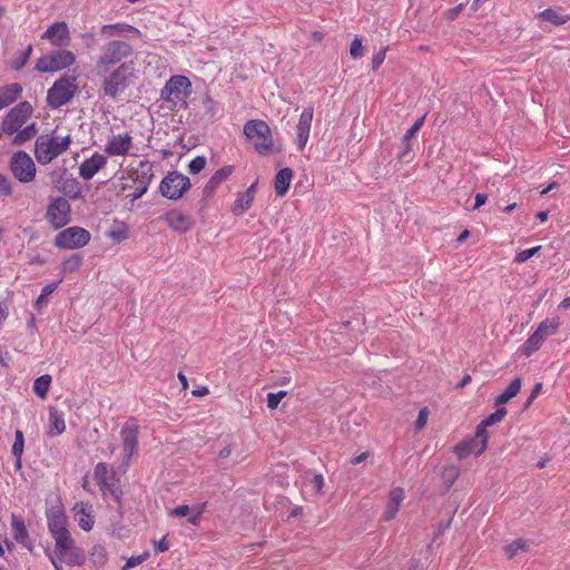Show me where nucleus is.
I'll use <instances>...</instances> for the list:
<instances>
[{
	"mask_svg": "<svg viewBox=\"0 0 570 570\" xmlns=\"http://www.w3.org/2000/svg\"><path fill=\"white\" fill-rule=\"evenodd\" d=\"M488 200V196L485 194H476L475 197H474V206H473V210H476L479 209L481 206H483Z\"/></svg>",
	"mask_w": 570,
	"mask_h": 570,
	"instance_id": "nucleus-57",
	"label": "nucleus"
},
{
	"mask_svg": "<svg viewBox=\"0 0 570 570\" xmlns=\"http://www.w3.org/2000/svg\"><path fill=\"white\" fill-rule=\"evenodd\" d=\"M62 282V279H59L58 282L56 283H51V284H48L46 285L42 289H41V294L38 296V298L36 299L35 302V307L38 309V311H41L43 307L47 306L48 304V299L47 297L52 294L59 286V284Z\"/></svg>",
	"mask_w": 570,
	"mask_h": 570,
	"instance_id": "nucleus-40",
	"label": "nucleus"
},
{
	"mask_svg": "<svg viewBox=\"0 0 570 570\" xmlns=\"http://www.w3.org/2000/svg\"><path fill=\"white\" fill-rule=\"evenodd\" d=\"M78 91L77 77L72 75H62L59 77L47 92V104L52 109H58L72 100Z\"/></svg>",
	"mask_w": 570,
	"mask_h": 570,
	"instance_id": "nucleus-6",
	"label": "nucleus"
},
{
	"mask_svg": "<svg viewBox=\"0 0 570 570\" xmlns=\"http://www.w3.org/2000/svg\"><path fill=\"white\" fill-rule=\"evenodd\" d=\"M538 18L543 21L550 22L553 26H562V24L567 23L570 19L569 16L561 14L559 11L551 9V8L541 11L538 14Z\"/></svg>",
	"mask_w": 570,
	"mask_h": 570,
	"instance_id": "nucleus-34",
	"label": "nucleus"
},
{
	"mask_svg": "<svg viewBox=\"0 0 570 570\" xmlns=\"http://www.w3.org/2000/svg\"><path fill=\"white\" fill-rule=\"evenodd\" d=\"M350 55L352 58H358L364 55V48L362 46V40L358 37H355L350 47Z\"/></svg>",
	"mask_w": 570,
	"mask_h": 570,
	"instance_id": "nucleus-49",
	"label": "nucleus"
},
{
	"mask_svg": "<svg viewBox=\"0 0 570 570\" xmlns=\"http://www.w3.org/2000/svg\"><path fill=\"white\" fill-rule=\"evenodd\" d=\"M134 52L132 46L126 41L111 40L102 46L95 63L96 75H106L115 66L126 61Z\"/></svg>",
	"mask_w": 570,
	"mask_h": 570,
	"instance_id": "nucleus-4",
	"label": "nucleus"
},
{
	"mask_svg": "<svg viewBox=\"0 0 570 570\" xmlns=\"http://www.w3.org/2000/svg\"><path fill=\"white\" fill-rule=\"evenodd\" d=\"M313 484H314V487L316 488L317 491L322 490V488L324 485L323 476L321 474L314 475Z\"/></svg>",
	"mask_w": 570,
	"mask_h": 570,
	"instance_id": "nucleus-62",
	"label": "nucleus"
},
{
	"mask_svg": "<svg viewBox=\"0 0 570 570\" xmlns=\"http://www.w3.org/2000/svg\"><path fill=\"white\" fill-rule=\"evenodd\" d=\"M107 156L94 153L91 157L86 158L79 166V176L85 180H90L99 170L107 165Z\"/></svg>",
	"mask_w": 570,
	"mask_h": 570,
	"instance_id": "nucleus-21",
	"label": "nucleus"
},
{
	"mask_svg": "<svg viewBox=\"0 0 570 570\" xmlns=\"http://www.w3.org/2000/svg\"><path fill=\"white\" fill-rule=\"evenodd\" d=\"M405 499V493L403 488L396 487L392 489L389 493L386 508L382 514L383 521H391L396 517L399 512L400 505Z\"/></svg>",
	"mask_w": 570,
	"mask_h": 570,
	"instance_id": "nucleus-24",
	"label": "nucleus"
},
{
	"mask_svg": "<svg viewBox=\"0 0 570 570\" xmlns=\"http://www.w3.org/2000/svg\"><path fill=\"white\" fill-rule=\"evenodd\" d=\"M189 188V178L178 171L168 173L159 184L161 196L170 200L180 199Z\"/></svg>",
	"mask_w": 570,
	"mask_h": 570,
	"instance_id": "nucleus-10",
	"label": "nucleus"
},
{
	"mask_svg": "<svg viewBox=\"0 0 570 570\" xmlns=\"http://www.w3.org/2000/svg\"><path fill=\"white\" fill-rule=\"evenodd\" d=\"M541 248H542L541 246H535V247H532L529 249L520 250L514 257V263H517V264L525 263L528 259H530L537 253H539Z\"/></svg>",
	"mask_w": 570,
	"mask_h": 570,
	"instance_id": "nucleus-46",
	"label": "nucleus"
},
{
	"mask_svg": "<svg viewBox=\"0 0 570 570\" xmlns=\"http://www.w3.org/2000/svg\"><path fill=\"white\" fill-rule=\"evenodd\" d=\"M102 79L101 90L105 97L117 99L136 79V63L124 61L111 68L106 75H97Z\"/></svg>",
	"mask_w": 570,
	"mask_h": 570,
	"instance_id": "nucleus-2",
	"label": "nucleus"
},
{
	"mask_svg": "<svg viewBox=\"0 0 570 570\" xmlns=\"http://www.w3.org/2000/svg\"><path fill=\"white\" fill-rule=\"evenodd\" d=\"M279 402H281V400H278V397L274 393L267 394V407L268 409L275 410L278 406Z\"/></svg>",
	"mask_w": 570,
	"mask_h": 570,
	"instance_id": "nucleus-59",
	"label": "nucleus"
},
{
	"mask_svg": "<svg viewBox=\"0 0 570 570\" xmlns=\"http://www.w3.org/2000/svg\"><path fill=\"white\" fill-rule=\"evenodd\" d=\"M367 456H368V455H367V453H366V452H363V453H361L360 455H357V456L353 458V459H352V461H351V463H352L353 465L360 464V463L364 462V461L367 459Z\"/></svg>",
	"mask_w": 570,
	"mask_h": 570,
	"instance_id": "nucleus-64",
	"label": "nucleus"
},
{
	"mask_svg": "<svg viewBox=\"0 0 570 570\" xmlns=\"http://www.w3.org/2000/svg\"><path fill=\"white\" fill-rule=\"evenodd\" d=\"M53 556H56L60 562H65L68 566H78L81 563L82 559L81 552L76 547L70 534L55 539Z\"/></svg>",
	"mask_w": 570,
	"mask_h": 570,
	"instance_id": "nucleus-15",
	"label": "nucleus"
},
{
	"mask_svg": "<svg viewBox=\"0 0 570 570\" xmlns=\"http://www.w3.org/2000/svg\"><path fill=\"white\" fill-rule=\"evenodd\" d=\"M478 448L479 444H476V440L468 439L461 441L454 446V453L458 455L459 459H465L472 453L475 454Z\"/></svg>",
	"mask_w": 570,
	"mask_h": 570,
	"instance_id": "nucleus-37",
	"label": "nucleus"
},
{
	"mask_svg": "<svg viewBox=\"0 0 570 570\" xmlns=\"http://www.w3.org/2000/svg\"><path fill=\"white\" fill-rule=\"evenodd\" d=\"M428 417H429V409L428 407H422L419 411V415H417V419L415 421V430L416 431L422 430L426 425Z\"/></svg>",
	"mask_w": 570,
	"mask_h": 570,
	"instance_id": "nucleus-53",
	"label": "nucleus"
},
{
	"mask_svg": "<svg viewBox=\"0 0 570 570\" xmlns=\"http://www.w3.org/2000/svg\"><path fill=\"white\" fill-rule=\"evenodd\" d=\"M71 141L70 135L59 136L56 131L42 134L35 142V157L40 165H48L67 151Z\"/></svg>",
	"mask_w": 570,
	"mask_h": 570,
	"instance_id": "nucleus-3",
	"label": "nucleus"
},
{
	"mask_svg": "<svg viewBox=\"0 0 570 570\" xmlns=\"http://www.w3.org/2000/svg\"><path fill=\"white\" fill-rule=\"evenodd\" d=\"M528 541L524 539H517L513 542L504 547L505 556L509 559L514 558L519 552L528 550Z\"/></svg>",
	"mask_w": 570,
	"mask_h": 570,
	"instance_id": "nucleus-42",
	"label": "nucleus"
},
{
	"mask_svg": "<svg viewBox=\"0 0 570 570\" xmlns=\"http://www.w3.org/2000/svg\"><path fill=\"white\" fill-rule=\"evenodd\" d=\"M293 170L288 167L282 168L277 171L274 180V188L277 196L283 197L292 183Z\"/></svg>",
	"mask_w": 570,
	"mask_h": 570,
	"instance_id": "nucleus-29",
	"label": "nucleus"
},
{
	"mask_svg": "<svg viewBox=\"0 0 570 570\" xmlns=\"http://www.w3.org/2000/svg\"><path fill=\"white\" fill-rule=\"evenodd\" d=\"M464 3H459L458 6H455L454 8H451L449 9L446 12H445V18L450 21L454 20L458 18V16L461 13V11L463 10L464 8Z\"/></svg>",
	"mask_w": 570,
	"mask_h": 570,
	"instance_id": "nucleus-56",
	"label": "nucleus"
},
{
	"mask_svg": "<svg viewBox=\"0 0 570 570\" xmlns=\"http://www.w3.org/2000/svg\"><path fill=\"white\" fill-rule=\"evenodd\" d=\"M134 149V137L129 131L110 135L104 146V151L110 157H127Z\"/></svg>",
	"mask_w": 570,
	"mask_h": 570,
	"instance_id": "nucleus-14",
	"label": "nucleus"
},
{
	"mask_svg": "<svg viewBox=\"0 0 570 570\" xmlns=\"http://www.w3.org/2000/svg\"><path fill=\"white\" fill-rule=\"evenodd\" d=\"M66 422L63 414L55 407H50L49 410V424H48V434L50 436H57L65 432Z\"/></svg>",
	"mask_w": 570,
	"mask_h": 570,
	"instance_id": "nucleus-31",
	"label": "nucleus"
},
{
	"mask_svg": "<svg viewBox=\"0 0 570 570\" xmlns=\"http://www.w3.org/2000/svg\"><path fill=\"white\" fill-rule=\"evenodd\" d=\"M155 548H156L157 552H165V551H167L169 549V544H168V541H167L166 537H164L158 542H155Z\"/></svg>",
	"mask_w": 570,
	"mask_h": 570,
	"instance_id": "nucleus-60",
	"label": "nucleus"
},
{
	"mask_svg": "<svg viewBox=\"0 0 570 570\" xmlns=\"http://www.w3.org/2000/svg\"><path fill=\"white\" fill-rule=\"evenodd\" d=\"M190 91V80L186 76L175 75L165 83L161 89L160 97L165 102L177 106L178 104H185Z\"/></svg>",
	"mask_w": 570,
	"mask_h": 570,
	"instance_id": "nucleus-8",
	"label": "nucleus"
},
{
	"mask_svg": "<svg viewBox=\"0 0 570 570\" xmlns=\"http://www.w3.org/2000/svg\"><path fill=\"white\" fill-rule=\"evenodd\" d=\"M245 137L253 142V147L259 155H269L274 150V139L271 127L266 121L252 119L243 127Z\"/></svg>",
	"mask_w": 570,
	"mask_h": 570,
	"instance_id": "nucleus-5",
	"label": "nucleus"
},
{
	"mask_svg": "<svg viewBox=\"0 0 570 570\" xmlns=\"http://www.w3.org/2000/svg\"><path fill=\"white\" fill-rule=\"evenodd\" d=\"M8 316H9V306L4 302H1L0 303V327H2L3 322L8 318Z\"/></svg>",
	"mask_w": 570,
	"mask_h": 570,
	"instance_id": "nucleus-58",
	"label": "nucleus"
},
{
	"mask_svg": "<svg viewBox=\"0 0 570 570\" xmlns=\"http://www.w3.org/2000/svg\"><path fill=\"white\" fill-rule=\"evenodd\" d=\"M48 528L53 539L70 534L67 529V519L62 512H53L48 517Z\"/></svg>",
	"mask_w": 570,
	"mask_h": 570,
	"instance_id": "nucleus-26",
	"label": "nucleus"
},
{
	"mask_svg": "<svg viewBox=\"0 0 570 570\" xmlns=\"http://www.w3.org/2000/svg\"><path fill=\"white\" fill-rule=\"evenodd\" d=\"M33 112V108L30 102L21 101L16 105L6 115L1 122V132L7 136H13L12 144L16 146L23 145L31 140L38 132L35 122L27 125Z\"/></svg>",
	"mask_w": 570,
	"mask_h": 570,
	"instance_id": "nucleus-1",
	"label": "nucleus"
},
{
	"mask_svg": "<svg viewBox=\"0 0 570 570\" xmlns=\"http://www.w3.org/2000/svg\"><path fill=\"white\" fill-rule=\"evenodd\" d=\"M73 518L78 525L86 532H89L95 524L92 507L88 502H77L72 508Z\"/></svg>",
	"mask_w": 570,
	"mask_h": 570,
	"instance_id": "nucleus-22",
	"label": "nucleus"
},
{
	"mask_svg": "<svg viewBox=\"0 0 570 570\" xmlns=\"http://www.w3.org/2000/svg\"><path fill=\"white\" fill-rule=\"evenodd\" d=\"M32 53V46L29 45L26 49L24 52H22L19 57H17L13 61H12V68L14 70H20L22 69L26 63L28 62L30 56Z\"/></svg>",
	"mask_w": 570,
	"mask_h": 570,
	"instance_id": "nucleus-47",
	"label": "nucleus"
},
{
	"mask_svg": "<svg viewBox=\"0 0 570 570\" xmlns=\"http://www.w3.org/2000/svg\"><path fill=\"white\" fill-rule=\"evenodd\" d=\"M11 530L16 541L21 543L23 547H27L28 549L31 548L29 543V533L24 521L16 514L11 515Z\"/></svg>",
	"mask_w": 570,
	"mask_h": 570,
	"instance_id": "nucleus-28",
	"label": "nucleus"
},
{
	"mask_svg": "<svg viewBox=\"0 0 570 570\" xmlns=\"http://www.w3.org/2000/svg\"><path fill=\"white\" fill-rule=\"evenodd\" d=\"M22 94V86L13 82L0 87V110L13 104Z\"/></svg>",
	"mask_w": 570,
	"mask_h": 570,
	"instance_id": "nucleus-27",
	"label": "nucleus"
},
{
	"mask_svg": "<svg viewBox=\"0 0 570 570\" xmlns=\"http://www.w3.org/2000/svg\"><path fill=\"white\" fill-rule=\"evenodd\" d=\"M134 175L137 183L134 199H138L147 191L154 179L153 164L148 160L140 161Z\"/></svg>",
	"mask_w": 570,
	"mask_h": 570,
	"instance_id": "nucleus-20",
	"label": "nucleus"
},
{
	"mask_svg": "<svg viewBox=\"0 0 570 570\" xmlns=\"http://www.w3.org/2000/svg\"><path fill=\"white\" fill-rule=\"evenodd\" d=\"M149 557V552H144L140 556H137V557H130L126 564L122 567V570H129L131 568H135L136 566L142 563L144 561H146Z\"/></svg>",
	"mask_w": 570,
	"mask_h": 570,
	"instance_id": "nucleus-50",
	"label": "nucleus"
},
{
	"mask_svg": "<svg viewBox=\"0 0 570 570\" xmlns=\"http://www.w3.org/2000/svg\"><path fill=\"white\" fill-rule=\"evenodd\" d=\"M94 478L104 498L111 497L116 502L120 501L121 492L116 487L115 472L108 468L107 463L100 462L96 465Z\"/></svg>",
	"mask_w": 570,
	"mask_h": 570,
	"instance_id": "nucleus-13",
	"label": "nucleus"
},
{
	"mask_svg": "<svg viewBox=\"0 0 570 570\" xmlns=\"http://www.w3.org/2000/svg\"><path fill=\"white\" fill-rule=\"evenodd\" d=\"M101 33L107 37L120 36L124 33H132L136 37H140L141 32L134 26L125 22H117L111 24H105L101 28Z\"/></svg>",
	"mask_w": 570,
	"mask_h": 570,
	"instance_id": "nucleus-30",
	"label": "nucleus"
},
{
	"mask_svg": "<svg viewBox=\"0 0 570 570\" xmlns=\"http://www.w3.org/2000/svg\"><path fill=\"white\" fill-rule=\"evenodd\" d=\"M459 476V469L451 465V466H446L443 471V478L450 483L452 484L456 478Z\"/></svg>",
	"mask_w": 570,
	"mask_h": 570,
	"instance_id": "nucleus-54",
	"label": "nucleus"
},
{
	"mask_svg": "<svg viewBox=\"0 0 570 570\" xmlns=\"http://www.w3.org/2000/svg\"><path fill=\"white\" fill-rule=\"evenodd\" d=\"M70 215L69 202L63 197H57L49 204L46 218L55 229H59L70 222Z\"/></svg>",
	"mask_w": 570,
	"mask_h": 570,
	"instance_id": "nucleus-16",
	"label": "nucleus"
},
{
	"mask_svg": "<svg viewBox=\"0 0 570 570\" xmlns=\"http://www.w3.org/2000/svg\"><path fill=\"white\" fill-rule=\"evenodd\" d=\"M82 265V256L79 254H72L63 259L61 263V273L68 274V273H75L77 272L80 266Z\"/></svg>",
	"mask_w": 570,
	"mask_h": 570,
	"instance_id": "nucleus-39",
	"label": "nucleus"
},
{
	"mask_svg": "<svg viewBox=\"0 0 570 570\" xmlns=\"http://www.w3.org/2000/svg\"><path fill=\"white\" fill-rule=\"evenodd\" d=\"M234 167L230 165L223 166L218 170H216L213 176L209 178L208 183L204 187V195L206 197H212L216 189L229 178L233 174Z\"/></svg>",
	"mask_w": 570,
	"mask_h": 570,
	"instance_id": "nucleus-25",
	"label": "nucleus"
},
{
	"mask_svg": "<svg viewBox=\"0 0 570 570\" xmlns=\"http://www.w3.org/2000/svg\"><path fill=\"white\" fill-rule=\"evenodd\" d=\"M41 39L49 41L53 47L68 46L70 42L69 28L65 21L55 22L47 28Z\"/></svg>",
	"mask_w": 570,
	"mask_h": 570,
	"instance_id": "nucleus-18",
	"label": "nucleus"
},
{
	"mask_svg": "<svg viewBox=\"0 0 570 570\" xmlns=\"http://www.w3.org/2000/svg\"><path fill=\"white\" fill-rule=\"evenodd\" d=\"M12 194V186L9 178L0 173V196L7 197Z\"/></svg>",
	"mask_w": 570,
	"mask_h": 570,
	"instance_id": "nucleus-51",
	"label": "nucleus"
},
{
	"mask_svg": "<svg viewBox=\"0 0 570 570\" xmlns=\"http://www.w3.org/2000/svg\"><path fill=\"white\" fill-rule=\"evenodd\" d=\"M505 415H507L505 407H499V409H497V411L494 413L487 416L482 422L484 423V425L491 426V425H494V424L501 422L505 417Z\"/></svg>",
	"mask_w": 570,
	"mask_h": 570,
	"instance_id": "nucleus-45",
	"label": "nucleus"
},
{
	"mask_svg": "<svg viewBox=\"0 0 570 570\" xmlns=\"http://www.w3.org/2000/svg\"><path fill=\"white\" fill-rule=\"evenodd\" d=\"M387 48L380 49L372 58V69L376 71L385 60Z\"/></svg>",
	"mask_w": 570,
	"mask_h": 570,
	"instance_id": "nucleus-52",
	"label": "nucleus"
},
{
	"mask_svg": "<svg viewBox=\"0 0 570 570\" xmlns=\"http://www.w3.org/2000/svg\"><path fill=\"white\" fill-rule=\"evenodd\" d=\"M314 110L312 107L304 108L295 127L297 150L303 151L309 138Z\"/></svg>",
	"mask_w": 570,
	"mask_h": 570,
	"instance_id": "nucleus-19",
	"label": "nucleus"
},
{
	"mask_svg": "<svg viewBox=\"0 0 570 570\" xmlns=\"http://www.w3.org/2000/svg\"><path fill=\"white\" fill-rule=\"evenodd\" d=\"M544 341L546 340L537 331H534L523 343L521 347L522 354L525 356L532 355L541 347Z\"/></svg>",
	"mask_w": 570,
	"mask_h": 570,
	"instance_id": "nucleus-36",
	"label": "nucleus"
},
{
	"mask_svg": "<svg viewBox=\"0 0 570 570\" xmlns=\"http://www.w3.org/2000/svg\"><path fill=\"white\" fill-rule=\"evenodd\" d=\"M521 390V379L515 377L509 386L495 397L494 404L495 406H501L508 403L511 399L517 396Z\"/></svg>",
	"mask_w": 570,
	"mask_h": 570,
	"instance_id": "nucleus-33",
	"label": "nucleus"
},
{
	"mask_svg": "<svg viewBox=\"0 0 570 570\" xmlns=\"http://www.w3.org/2000/svg\"><path fill=\"white\" fill-rule=\"evenodd\" d=\"M487 425H484L483 422H481L476 426L475 436L473 438L476 440V444H479V448L475 451V455L482 454L485 449L488 448V432H487Z\"/></svg>",
	"mask_w": 570,
	"mask_h": 570,
	"instance_id": "nucleus-41",
	"label": "nucleus"
},
{
	"mask_svg": "<svg viewBox=\"0 0 570 570\" xmlns=\"http://www.w3.org/2000/svg\"><path fill=\"white\" fill-rule=\"evenodd\" d=\"M257 181L253 183L245 193L238 194L232 212L235 216L244 215L253 205L256 195Z\"/></svg>",
	"mask_w": 570,
	"mask_h": 570,
	"instance_id": "nucleus-23",
	"label": "nucleus"
},
{
	"mask_svg": "<svg viewBox=\"0 0 570 570\" xmlns=\"http://www.w3.org/2000/svg\"><path fill=\"white\" fill-rule=\"evenodd\" d=\"M89 230L79 226H71L59 232L55 237V246L60 249H78L89 244Z\"/></svg>",
	"mask_w": 570,
	"mask_h": 570,
	"instance_id": "nucleus-9",
	"label": "nucleus"
},
{
	"mask_svg": "<svg viewBox=\"0 0 570 570\" xmlns=\"http://www.w3.org/2000/svg\"><path fill=\"white\" fill-rule=\"evenodd\" d=\"M424 117L417 119L413 126L406 131L402 139V150L399 154V159L407 161L406 156L411 151L412 145L411 139L416 135V132L421 129L424 124Z\"/></svg>",
	"mask_w": 570,
	"mask_h": 570,
	"instance_id": "nucleus-32",
	"label": "nucleus"
},
{
	"mask_svg": "<svg viewBox=\"0 0 570 570\" xmlns=\"http://www.w3.org/2000/svg\"><path fill=\"white\" fill-rule=\"evenodd\" d=\"M232 446L230 445H226L225 448H223L219 453H218V456L220 459H227L228 456H230L232 454Z\"/></svg>",
	"mask_w": 570,
	"mask_h": 570,
	"instance_id": "nucleus-63",
	"label": "nucleus"
},
{
	"mask_svg": "<svg viewBox=\"0 0 570 570\" xmlns=\"http://www.w3.org/2000/svg\"><path fill=\"white\" fill-rule=\"evenodd\" d=\"M76 62V55L67 49L53 50L42 55L36 61L35 69L41 73L58 72L71 67Z\"/></svg>",
	"mask_w": 570,
	"mask_h": 570,
	"instance_id": "nucleus-7",
	"label": "nucleus"
},
{
	"mask_svg": "<svg viewBox=\"0 0 570 570\" xmlns=\"http://www.w3.org/2000/svg\"><path fill=\"white\" fill-rule=\"evenodd\" d=\"M139 424L135 417H129L120 430V440L122 442V452L128 464L138 452Z\"/></svg>",
	"mask_w": 570,
	"mask_h": 570,
	"instance_id": "nucleus-12",
	"label": "nucleus"
},
{
	"mask_svg": "<svg viewBox=\"0 0 570 570\" xmlns=\"http://www.w3.org/2000/svg\"><path fill=\"white\" fill-rule=\"evenodd\" d=\"M191 512L190 507L187 504L178 505L169 511L171 517H186Z\"/></svg>",
	"mask_w": 570,
	"mask_h": 570,
	"instance_id": "nucleus-55",
	"label": "nucleus"
},
{
	"mask_svg": "<svg viewBox=\"0 0 570 570\" xmlns=\"http://www.w3.org/2000/svg\"><path fill=\"white\" fill-rule=\"evenodd\" d=\"M109 237L118 243L125 240L128 237V228L124 223L114 225L109 233Z\"/></svg>",
	"mask_w": 570,
	"mask_h": 570,
	"instance_id": "nucleus-44",
	"label": "nucleus"
},
{
	"mask_svg": "<svg viewBox=\"0 0 570 570\" xmlns=\"http://www.w3.org/2000/svg\"><path fill=\"white\" fill-rule=\"evenodd\" d=\"M206 508H207V503L203 502V503H198V504L194 505L193 508H190V510L193 513H196L197 515L200 517L205 512Z\"/></svg>",
	"mask_w": 570,
	"mask_h": 570,
	"instance_id": "nucleus-61",
	"label": "nucleus"
},
{
	"mask_svg": "<svg viewBox=\"0 0 570 570\" xmlns=\"http://www.w3.org/2000/svg\"><path fill=\"white\" fill-rule=\"evenodd\" d=\"M51 381L52 379L49 374H45L36 379L33 382V392L36 395H38L40 399H46Z\"/></svg>",
	"mask_w": 570,
	"mask_h": 570,
	"instance_id": "nucleus-38",
	"label": "nucleus"
},
{
	"mask_svg": "<svg viewBox=\"0 0 570 570\" xmlns=\"http://www.w3.org/2000/svg\"><path fill=\"white\" fill-rule=\"evenodd\" d=\"M23 448H24V438H23V433L22 431L20 430H17L16 433H14V442L12 444V454L16 456L17 459V466L20 468L21 465V456H22V453H23Z\"/></svg>",
	"mask_w": 570,
	"mask_h": 570,
	"instance_id": "nucleus-43",
	"label": "nucleus"
},
{
	"mask_svg": "<svg viewBox=\"0 0 570 570\" xmlns=\"http://www.w3.org/2000/svg\"><path fill=\"white\" fill-rule=\"evenodd\" d=\"M206 166V158L203 156H197L193 158L188 165V169L190 174L200 173Z\"/></svg>",
	"mask_w": 570,
	"mask_h": 570,
	"instance_id": "nucleus-48",
	"label": "nucleus"
},
{
	"mask_svg": "<svg viewBox=\"0 0 570 570\" xmlns=\"http://www.w3.org/2000/svg\"><path fill=\"white\" fill-rule=\"evenodd\" d=\"M10 170L20 183H31L36 177V165L23 150L13 154L10 160Z\"/></svg>",
	"mask_w": 570,
	"mask_h": 570,
	"instance_id": "nucleus-11",
	"label": "nucleus"
},
{
	"mask_svg": "<svg viewBox=\"0 0 570 570\" xmlns=\"http://www.w3.org/2000/svg\"><path fill=\"white\" fill-rule=\"evenodd\" d=\"M161 219L167 224V226L178 234H185L190 230L194 226L193 218L183 213L180 209H171L166 212Z\"/></svg>",
	"mask_w": 570,
	"mask_h": 570,
	"instance_id": "nucleus-17",
	"label": "nucleus"
},
{
	"mask_svg": "<svg viewBox=\"0 0 570 570\" xmlns=\"http://www.w3.org/2000/svg\"><path fill=\"white\" fill-rule=\"evenodd\" d=\"M560 326V318L558 316L556 317H552V318H546L544 321H542L538 327H537V332L544 338L547 340V337L553 335L557 333L558 328Z\"/></svg>",
	"mask_w": 570,
	"mask_h": 570,
	"instance_id": "nucleus-35",
	"label": "nucleus"
}]
</instances>
